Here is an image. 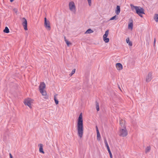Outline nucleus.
<instances>
[{
	"instance_id": "obj_20",
	"label": "nucleus",
	"mask_w": 158,
	"mask_h": 158,
	"mask_svg": "<svg viewBox=\"0 0 158 158\" xmlns=\"http://www.w3.org/2000/svg\"><path fill=\"white\" fill-rule=\"evenodd\" d=\"M130 6L132 10L135 9L136 10L137 8H138V6H134L132 4H130Z\"/></svg>"
},
{
	"instance_id": "obj_1",
	"label": "nucleus",
	"mask_w": 158,
	"mask_h": 158,
	"mask_svg": "<svg viewBox=\"0 0 158 158\" xmlns=\"http://www.w3.org/2000/svg\"><path fill=\"white\" fill-rule=\"evenodd\" d=\"M76 127L77 131V134L80 138H81L83 135L84 128L83 126V119L82 113H81L77 119Z\"/></svg>"
},
{
	"instance_id": "obj_27",
	"label": "nucleus",
	"mask_w": 158,
	"mask_h": 158,
	"mask_svg": "<svg viewBox=\"0 0 158 158\" xmlns=\"http://www.w3.org/2000/svg\"><path fill=\"white\" fill-rule=\"evenodd\" d=\"M75 69H73L72 70V72H71V73H70L69 74V76H72V75H73V74H74V73H75Z\"/></svg>"
},
{
	"instance_id": "obj_14",
	"label": "nucleus",
	"mask_w": 158,
	"mask_h": 158,
	"mask_svg": "<svg viewBox=\"0 0 158 158\" xmlns=\"http://www.w3.org/2000/svg\"><path fill=\"white\" fill-rule=\"evenodd\" d=\"M38 146L39 147L40 152L44 154V152L43 150V145L42 144H40L38 145Z\"/></svg>"
},
{
	"instance_id": "obj_16",
	"label": "nucleus",
	"mask_w": 158,
	"mask_h": 158,
	"mask_svg": "<svg viewBox=\"0 0 158 158\" xmlns=\"http://www.w3.org/2000/svg\"><path fill=\"white\" fill-rule=\"evenodd\" d=\"M104 143H105V145H106V148H107V149L108 150V152L110 151V148H109V145H108V144L107 141L106 140V139H104Z\"/></svg>"
},
{
	"instance_id": "obj_28",
	"label": "nucleus",
	"mask_w": 158,
	"mask_h": 158,
	"mask_svg": "<svg viewBox=\"0 0 158 158\" xmlns=\"http://www.w3.org/2000/svg\"><path fill=\"white\" fill-rule=\"evenodd\" d=\"M89 6H90L92 5L91 0H87Z\"/></svg>"
},
{
	"instance_id": "obj_12",
	"label": "nucleus",
	"mask_w": 158,
	"mask_h": 158,
	"mask_svg": "<svg viewBox=\"0 0 158 158\" xmlns=\"http://www.w3.org/2000/svg\"><path fill=\"white\" fill-rule=\"evenodd\" d=\"M152 79V73H148L147 75L146 81L147 82H149Z\"/></svg>"
},
{
	"instance_id": "obj_21",
	"label": "nucleus",
	"mask_w": 158,
	"mask_h": 158,
	"mask_svg": "<svg viewBox=\"0 0 158 158\" xmlns=\"http://www.w3.org/2000/svg\"><path fill=\"white\" fill-rule=\"evenodd\" d=\"M93 32L94 31L93 30L90 29H89L86 31V32H85V34H90Z\"/></svg>"
},
{
	"instance_id": "obj_13",
	"label": "nucleus",
	"mask_w": 158,
	"mask_h": 158,
	"mask_svg": "<svg viewBox=\"0 0 158 158\" xmlns=\"http://www.w3.org/2000/svg\"><path fill=\"white\" fill-rule=\"evenodd\" d=\"M133 27V20L132 19H130L129 20L128 24V29L132 30Z\"/></svg>"
},
{
	"instance_id": "obj_31",
	"label": "nucleus",
	"mask_w": 158,
	"mask_h": 158,
	"mask_svg": "<svg viewBox=\"0 0 158 158\" xmlns=\"http://www.w3.org/2000/svg\"><path fill=\"white\" fill-rule=\"evenodd\" d=\"M110 158H113L112 155L110 151L108 152Z\"/></svg>"
},
{
	"instance_id": "obj_10",
	"label": "nucleus",
	"mask_w": 158,
	"mask_h": 158,
	"mask_svg": "<svg viewBox=\"0 0 158 158\" xmlns=\"http://www.w3.org/2000/svg\"><path fill=\"white\" fill-rule=\"evenodd\" d=\"M116 67L117 70L120 71L123 69V66L120 63H117L116 64Z\"/></svg>"
},
{
	"instance_id": "obj_11",
	"label": "nucleus",
	"mask_w": 158,
	"mask_h": 158,
	"mask_svg": "<svg viewBox=\"0 0 158 158\" xmlns=\"http://www.w3.org/2000/svg\"><path fill=\"white\" fill-rule=\"evenodd\" d=\"M119 124L120 126V128L126 127V122L125 120L121 119L119 121Z\"/></svg>"
},
{
	"instance_id": "obj_7",
	"label": "nucleus",
	"mask_w": 158,
	"mask_h": 158,
	"mask_svg": "<svg viewBox=\"0 0 158 158\" xmlns=\"http://www.w3.org/2000/svg\"><path fill=\"white\" fill-rule=\"evenodd\" d=\"M136 13L140 17H142L143 16L141 14H144V9L140 6H138L136 10Z\"/></svg>"
},
{
	"instance_id": "obj_23",
	"label": "nucleus",
	"mask_w": 158,
	"mask_h": 158,
	"mask_svg": "<svg viewBox=\"0 0 158 158\" xmlns=\"http://www.w3.org/2000/svg\"><path fill=\"white\" fill-rule=\"evenodd\" d=\"M3 31L5 33H8L9 32V30L8 28L7 27H6L4 30H3Z\"/></svg>"
},
{
	"instance_id": "obj_15",
	"label": "nucleus",
	"mask_w": 158,
	"mask_h": 158,
	"mask_svg": "<svg viewBox=\"0 0 158 158\" xmlns=\"http://www.w3.org/2000/svg\"><path fill=\"white\" fill-rule=\"evenodd\" d=\"M120 12V7L119 6H117L116 9L115 10V12L117 15H118Z\"/></svg>"
},
{
	"instance_id": "obj_25",
	"label": "nucleus",
	"mask_w": 158,
	"mask_h": 158,
	"mask_svg": "<svg viewBox=\"0 0 158 158\" xmlns=\"http://www.w3.org/2000/svg\"><path fill=\"white\" fill-rule=\"evenodd\" d=\"M54 100L55 101V102L56 105H57L59 103L57 99L56 98V96H55L54 97Z\"/></svg>"
},
{
	"instance_id": "obj_19",
	"label": "nucleus",
	"mask_w": 158,
	"mask_h": 158,
	"mask_svg": "<svg viewBox=\"0 0 158 158\" xmlns=\"http://www.w3.org/2000/svg\"><path fill=\"white\" fill-rule=\"evenodd\" d=\"M126 41L127 43L130 46H132V43L130 41L129 38H127Z\"/></svg>"
},
{
	"instance_id": "obj_6",
	"label": "nucleus",
	"mask_w": 158,
	"mask_h": 158,
	"mask_svg": "<svg viewBox=\"0 0 158 158\" xmlns=\"http://www.w3.org/2000/svg\"><path fill=\"white\" fill-rule=\"evenodd\" d=\"M44 26L48 30H50L51 27L50 22L48 20H47L46 18H44Z\"/></svg>"
},
{
	"instance_id": "obj_3",
	"label": "nucleus",
	"mask_w": 158,
	"mask_h": 158,
	"mask_svg": "<svg viewBox=\"0 0 158 158\" xmlns=\"http://www.w3.org/2000/svg\"><path fill=\"white\" fill-rule=\"evenodd\" d=\"M128 134L127 131L126 127L120 128L119 132V135L122 137L126 136Z\"/></svg>"
},
{
	"instance_id": "obj_29",
	"label": "nucleus",
	"mask_w": 158,
	"mask_h": 158,
	"mask_svg": "<svg viewBox=\"0 0 158 158\" xmlns=\"http://www.w3.org/2000/svg\"><path fill=\"white\" fill-rule=\"evenodd\" d=\"M116 17V15H115L113 17H112L109 20H114V19H115Z\"/></svg>"
},
{
	"instance_id": "obj_32",
	"label": "nucleus",
	"mask_w": 158,
	"mask_h": 158,
	"mask_svg": "<svg viewBox=\"0 0 158 158\" xmlns=\"http://www.w3.org/2000/svg\"><path fill=\"white\" fill-rule=\"evenodd\" d=\"M96 128L97 131V134L100 133L98 127L97 126H96Z\"/></svg>"
},
{
	"instance_id": "obj_9",
	"label": "nucleus",
	"mask_w": 158,
	"mask_h": 158,
	"mask_svg": "<svg viewBox=\"0 0 158 158\" xmlns=\"http://www.w3.org/2000/svg\"><path fill=\"white\" fill-rule=\"evenodd\" d=\"M22 25L25 30H27V21L25 18H23L22 19Z\"/></svg>"
},
{
	"instance_id": "obj_24",
	"label": "nucleus",
	"mask_w": 158,
	"mask_h": 158,
	"mask_svg": "<svg viewBox=\"0 0 158 158\" xmlns=\"http://www.w3.org/2000/svg\"><path fill=\"white\" fill-rule=\"evenodd\" d=\"M97 137L98 140H100L101 137L100 133L97 134Z\"/></svg>"
},
{
	"instance_id": "obj_18",
	"label": "nucleus",
	"mask_w": 158,
	"mask_h": 158,
	"mask_svg": "<svg viewBox=\"0 0 158 158\" xmlns=\"http://www.w3.org/2000/svg\"><path fill=\"white\" fill-rule=\"evenodd\" d=\"M64 41L65 42H66L67 45L68 46H69V45H71L72 44V43L69 41L68 40H67L65 37H64Z\"/></svg>"
},
{
	"instance_id": "obj_22",
	"label": "nucleus",
	"mask_w": 158,
	"mask_h": 158,
	"mask_svg": "<svg viewBox=\"0 0 158 158\" xmlns=\"http://www.w3.org/2000/svg\"><path fill=\"white\" fill-rule=\"evenodd\" d=\"M154 19L156 22H158V14H155L154 15Z\"/></svg>"
},
{
	"instance_id": "obj_35",
	"label": "nucleus",
	"mask_w": 158,
	"mask_h": 158,
	"mask_svg": "<svg viewBox=\"0 0 158 158\" xmlns=\"http://www.w3.org/2000/svg\"><path fill=\"white\" fill-rule=\"evenodd\" d=\"M10 1L11 2H12L14 1V0H10Z\"/></svg>"
},
{
	"instance_id": "obj_30",
	"label": "nucleus",
	"mask_w": 158,
	"mask_h": 158,
	"mask_svg": "<svg viewBox=\"0 0 158 158\" xmlns=\"http://www.w3.org/2000/svg\"><path fill=\"white\" fill-rule=\"evenodd\" d=\"M13 11L16 13H17L18 12V9L17 8H15L13 9Z\"/></svg>"
},
{
	"instance_id": "obj_5",
	"label": "nucleus",
	"mask_w": 158,
	"mask_h": 158,
	"mask_svg": "<svg viewBox=\"0 0 158 158\" xmlns=\"http://www.w3.org/2000/svg\"><path fill=\"white\" fill-rule=\"evenodd\" d=\"M69 7L70 10L72 12L75 13L76 11V8L74 2L72 1L69 3Z\"/></svg>"
},
{
	"instance_id": "obj_2",
	"label": "nucleus",
	"mask_w": 158,
	"mask_h": 158,
	"mask_svg": "<svg viewBox=\"0 0 158 158\" xmlns=\"http://www.w3.org/2000/svg\"><path fill=\"white\" fill-rule=\"evenodd\" d=\"M45 88L46 85L44 83V82H41L39 87V90L42 96H44V98H46L47 96V93L45 90Z\"/></svg>"
},
{
	"instance_id": "obj_8",
	"label": "nucleus",
	"mask_w": 158,
	"mask_h": 158,
	"mask_svg": "<svg viewBox=\"0 0 158 158\" xmlns=\"http://www.w3.org/2000/svg\"><path fill=\"white\" fill-rule=\"evenodd\" d=\"M108 35L109 30H107L105 31V34L104 35L103 37V40L105 43H108L109 41V38H107Z\"/></svg>"
},
{
	"instance_id": "obj_34",
	"label": "nucleus",
	"mask_w": 158,
	"mask_h": 158,
	"mask_svg": "<svg viewBox=\"0 0 158 158\" xmlns=\"http://www.w3.org/2000/svg\"><path fill=\"white\" fill-rule=\"evenodd\" d=\"M155 42H156V39L155 38L154 40V45H155Z\"/></svg>"
},
{
	"instance_id": "obj_17",
	"label": "nucleus",
	"mask_w": 158,
	"mask_h": 158,
	"mask_svg": "<svg viewBox=\"0 0 158 158\" xmlns=\"http://www.w3.org/2000/svg\"><path fill=\"white\" fill-rule=\"evenodd\" d=\"M151 147L150 146H148L145 149V153L147 154L151 150Z\"/></svg>"
},
{
	"instance_id": "obj_4",
	"label": "nucleus",
	"mask_w": 158,
	"mask_h": 158,
	"mask_svg": "<svg viewBox=\"0 0 158 158\" xmlns=\"http://www.w3.org/2000/svg\"><path fill=\"white\" fill-rule=\"evenodd\" d=\"M33 101V100L30 98H27L24 100V103L25 105L27 106L30 108H31Z\"/></svg>"
},
{
	"instance_id": "obj_26",
	"label": "nucleus",
	"mask_w": 158,
	"mask_h": 158,
	"mask_svg": "<svg viewBox=\"0 0 158 158\" xmlns=\"http://www.w3.org/2000/svg\"><path fill=\"white\" fill-rule=\"evenodd\" d=\"M96 108L97 111H98L99 110V104L97 102H96Z\"/></svg>"
},
{
	"instance_id": "obj_33",
	"label": "nucleus",
	"mask_w": 158,
	"mask_h": 158,
	"mask_svg": "<svg viewBox=\"0 0 158 158\" xmlns=\"http://www.w3.org/2000/svg\"><path fill=\"white\" fill-rule=\"evenodd\" d=\"M9 155H10V158H13V156H12L11 154V153H10L9 154Z\"/></svg>"
}]
</instances>
